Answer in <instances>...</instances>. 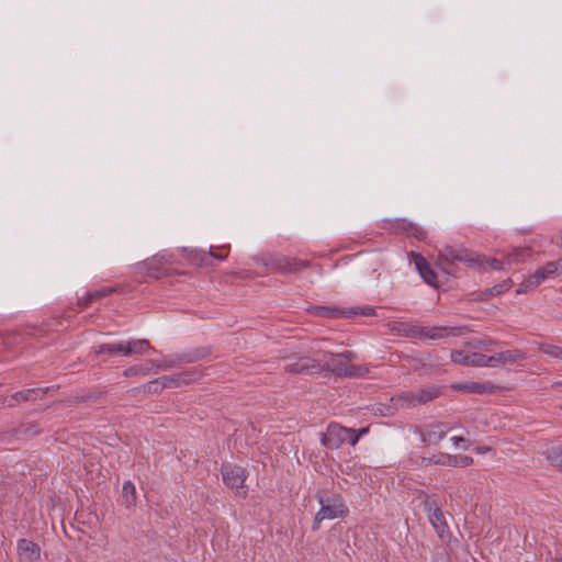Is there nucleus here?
Listing matches in <instances>:
<instances>
[{"label":"nucleus","instance_id":"obj_16","mask_svg":"<svg viewBox=\"0 0 562 562\" xmlns=\"http://www.w3.org/2000/svg\"><path fill=\"white\" fill-rule=\"evenodd\" d=\"M18 557L20 562H35L41 557V549L29 539H20L18 541Z\"/></svg>","mask_w":562,"mask_h":562},{"label":"nucleus","instance_id":"obj_20","mask_svg":"<svg viewBox=\"0 0 562 562\" xmlns=\"http://www.w3.org/2000/svg\"><path fill=\"white\" fill-rule=\"evenodd\" d=\"M191 381V376L188 373H181L173 376H162L158 380L149 382V390H151L153 386H155V390H157L158 386L160 387H173V386H180L182 383H188Z\"/></svg>","mask_w":562,"mask_h":562},{"label":"nucleus","instance_id":"obj_14","mask_svg":"<svg viewBox=\"0 0 562 562\" xmlns=\"http://www.w3.org/2000/svg\"><path fill=\"white\" fill-rule=\"evenodd\" d=\"M450 357L451 360L458 364L467 367H487V356L481 352L454 350L451 352Z\"/></svg>","mask_w":562,"mask_h":562},{"label":"nucleus","instance_id":"obj_18","mask_svg":"<svg viewBox=\"0 0 562 562\" xmlns=\"http://www.w3.org/2000/svg\"><path fill=\"white\" fill-rule=\"evenodd\" d=\"M46 391H48V387H37L19 391L12 394L10 397L5 398L4 402L7 403L8 406H14L16 403L20 402L35 401L37 398H42Z\"/></svg>","mask_w":562,"mask_h":562},{"label":"nucleus","instance_id":"obj_8","mask_svg":"<svg viewBox=\"0 0 562 562\" xmlns=\"http://www.w3.org/2000/svg\"><path fill=\"white\" fill-rule=\"evenodd\" d=\"M221 472L224 483L229 488L235 490L238 495H246V490L244 488L246 472L244 468L226 463L222 465Z\"/></svg>","mask_w":562,"mask_h":562},{"label":"nucleus","instance_id":"obj_4","mask_svg":"<svg viewBox=\"0 0 562 562\" xmlns=\"http://www.w3.org/2000/svg\"><path fill=\"white\" fill-rule=\"evenodd\" d=\"M559 266V261H550L546 266L537 269L535 273L519 283L516 290L517 294L532 291L546 280L554 278L558 274Z\"/></svg>","mask_w":562,"mask_h":562},{"label":"nucleus","instance_id":"obj_34","mask_svg":"<svg viewBox=\"0 0 562 562\" xmlns=\"http://www.w3.org/2000/svg\"><path fill=\"white\" fill-rule=\"evenodd\" d=\"M149 369H144L142 367H130L124 371L125 376H132L136 374H145Z\"/></svg>","mask_w":562,"mask_h":562},{"label":"nucleus","instance_id":"obj_31","mask_svg":"<svg viewBox=\"0 0 562 562\" xmlns=\"http://www.w3.org/2000/svg\"><path fill=\"white\" fill-rule=\"evenodd\" d=\"M495 342L493 340H482V339H474L470 342H468V345L474 349H484L486 351H491V346H493Z\"/></svg>","mask_w":562,"mask_h":562},{"label":"nucleus","instance_id":"obj_25","mask_svg":"<svg viewBox=\"0 0 562 562\" xmlns=\"http://www.w3.org/2000/svg\"><path fill=\"white\" fill-rule=\"evenodd\" d=\"M396 226H397V228L406 232L408 235L414 236L418 240H423L427 236L426 232L423 228L416 226L413 223L406 222L404 220L398 221L396 223Z\"/></svg>","mask_w":562,"mask_h":562},{"label":"nucleus","instance_id":"obj_33","mask_svg":"<svg viewBox=\"0 0 562 562\" xmlns=\"http://www.w3.org/2000/svg\"><path fill=\"white\" fill-rule=\"evenodd\" d=\"M456 448L467 450L469 448V441L464 437L453 436L450 438Z\"/></svg>","mask_w":562,"mask_h":562},{"label":"nucleus","instance_id":"obj_2","mask_svg":"<svg viewBox=\"0 0 562 562\" xmlns=\"http://www.w3.org/2000/svg\"><path fill=\"white\" fill-rule=\"evenodd\" d=\"M440 395V387L437 385L424 386L417 390L404 391L391 401L395 407H415L434 401Z\"/></svg>","mask_w":562,"mask_h":562},{"label":"nucleus","instance_id":"obj_39","mask_svg":"<svg viewBox=\"0 0 562 562\" xmlns=\"http://www.w3.org/2000/svg\"><path fill=\"white\" fill-rule=\"evenodd\" d=\"M475 450L477 453H485L488 450V448L487 447H479Z\"/></svg>","mask_w":562,"mask_h":562},{"label":"nucleus","instance_id":"obj_17","mask_svg":"<svg viewBox=\"0 0 562 562\" xmlns=\"http://www.w3.org/2000/svg\"><path fill=\"white\" fill-rule=\"evenodd\" d=\"M121 291L120 286H102L100 289L89 291L85 293V295L78 299V305L80 307H87L95 301H100L113 293H117Z\"/></svg>","mask_w":562,"mask_h":562},{"label":"nucleus","instance_id":"obj_23","mask_svg":"<svg viewBox=\"0 0 562 562\" xmlns=\"http://www.w3.org/2000/svg\"><path fill=\"white\" fill-rule=\"evenodd\" d=\"M125 342V356L142 355L150 349V342L146 339H132Z\"/></svg>","mask_w":562,"mask_h":562},{"label":"nucleus","instance_id":"obj_15","mask_svg":"<svg viewBox=\"0 0 562 562\" xmlns=\"http://www.w3.org/2000/svg\"><path fill=\"white\" fill-rule=\"evenodd\" d=\"M412 257L414 259L415 268L418 271L419 276L423 278V280L431 286H437L438 276L435 272V270L429 266L427 260L422 255L415 252H412Z\"/></svg>","mask_w":562,"mask_h":562},{"label":"nucleus","instance_id":"obj_26","mask_svg":"<svg viewBox=\"0 0 562 562\" xmlns=\"http://www.w3.org/2000/svg\"><path fill=\"white\" fill-rule=\"evenodd\" d=\"M126 342H114V344H102L97 347H94L95 353H109V355H115L121 353L125 356L126 350Z\"/></svg>","mask_w":562,"mask_h":562},{"label":"nucleus","instance_id":"obj_35","mask_svg":"<svg viewBox=\"0 0 562 562\" xmlns=\"http://www.w3.org/2000/svg\"><path fill=\"white\" fill-rule=\"evenodd\" d=\"M158 263H160V260L157 258V257H154L149 260H146L143 265L146 267V269L148 270L149 274L151 277H158V273H155V272H151V269L157 266Z\"/></svg>","mask_w":562,"mask_h":562},{"label":"nucleus","instance_id":"obj_21","mask_svg":"<svg viewBox=\"0 0 562 562\" xmlns=\"http://www.w3.org/2000/svg\"><path fill=\"white\" fill-rule=\"evenodd\" d=\"M419 326V324L407 322H392L389 324V328L392 331L407 338H418L420 333Z\"/></svg>","mask_w":562,"mask_h":562},{"label":"nucleus","instance_id":"obj_38","mask_svg":"<svg viewBox=\"0 0 562 562\" xmlns=\"http://www.w3.org/2000/svg\"><path fill=\"white\" fill-rule=\"evenodd\" d=\"M369 431L367 427L359 429L358 431L355 430V435L358 436V440L361 436L366 435Z\"/></svg>","mask_w":562,"mask_h":562},{"label":"nucleus","instance_id":"obj_6","mask_svg":"<svg viewBox=\"0 0 562 562\" xmlns=\"http://www.w3.org/2000/svg\"><path fill=\"white\" fill-rule=\"evenodd\" d=\"M266 266L271 270L277 272L288 274V273H296L308 267V261L300 260L292 257H286L283 255L272 256L266 262Z\"/></svg>","mask_w":562,"mask_h":562},{"label":"nucleus","instance_id":"obj_40","mask_svg":"<svg viewBox=\"0 0 562 562\" xmlns=\"http://www.w3.org/2000/svg\"><path fill=\"white\" fill-rule=\"evenodd\" d=\"M168 367H169V366H168V364H165V363H164V364H159V366H158V368H159V369H166V368H168Z\"/></svg>","mask_w":562,"mask_h":562},{"label":"nucleus","instance_id":"obj_13","mask_svg":"<svg viewBox=\"0 0 562 562\" xmlns=\"http://www.w3.org/2000/svg\"><path fill=\"white\" fill-rule=\"evenodd\" d=\"M451 427L447 423H432L425 425L420 429V436L425 443L437 445L446 437Z\"/></svg>","mask_w":562,"mask_h":562},{"label":"nucleus","instance_id":"obj_32","mask_svg":"<svg viewBox=\"0 0 562 562\" xmlns=\"http://www.w3.org/2000/svg\"><path fill=\"white\" fill-rule=\"evenodd\" d=\"M513 285V281L510 279H507L505 280L503 283L501 284H497V285H494L492 288V294H502L504 292H506L507 290H509Z\"/></svg>","mask_w":562,"mask_h":562},{"label":"nucleus","instance_id":"obj_7","mask_svg":"<svg viewBox=\"0 0 562 562\" xmlns=\"http://www.w3.org/2000/svg\"><path fill=\"white\" fill-rule=\"evenodd\" d=\"M420 339L443 340L450 337H460L465 334L464 326H419Z\"/></svg>","mask_w":562,"mask_h":562},{"label":"nucleus","instance_id":"obj_12","mask_svg":"<svg viewBox=\"0 0 562 562\" xmlns=\"http://www.w3.org/2000/svg\"><path fill=\"white\" fill-rule=\"evenodd\" d=\"M327 368L336 375L344 376H361L364 374V370L361 367H357L353 364H348L341 356L331 355L329 361L327 362Z\"/></svg>","mask_w":562,"mask_h":562},{"label":"nucleus","instance_id":"obj_24","mask_svg":"<svg viewBox=\"0 0 562 562\" xmlns=\"http://www.w3.org/2000/svg\"><path fill=\"white\" fill-rule=\"evenodd\" d=\"M121 499L122 504L126 507H132L136 504V488L131 481L124 482Z\"/></svg>","mask_w":562,"mask_h":562},{"label":"nucleus","instance_id":"obj_22","mask_svg":"<svg viewBox=\"0 0 562 562\" xmlns=\"http://www.w3.org/2000/svg\"><path fill=\"white\" fill-rule=\"evenodd\" d=\"M530 256L528 248H514L504 259L507 268L524 262Z\"/></svg>","mask_w":562,"mask_h":562},{"label":"nucleus","instance_id":"obj_27","mask_svg":"<svg viewBox=\"0 0 562 562\" xmlns=\"http://www.w3.org/2000/svg\"><path fill=\"white\" fill-rule=\"evenodd\" d=\"M547 460L562 470V447H552L546 451Z\"/></svg>","mask_w":562,"mask_h":562},{"label":"nucleus","instance_id":"obj_19","mask_svg":"<svg viewBox=\"0 0 562 562\" xmlns=\"http://www.w3.org/2000/svg\"><path fill=\"white\" fill-rule=\"evenodd\" d=\"M430 462L447 467L467 468L473 463V458L470 456L440 454L438 458L432 457Z\"/></svg>","mask_w":562,"mask_h":562},{"label":"nucleus","instance_id":"obj_28","mask_svg":"<svg viewBox=\"0 0 562 562\" xmlns=\"http://www.w3.org/2000/svg\"><path fill=\"white\" fill-rule=\"evenodd\" d=\"M539 349L555 359L562 360V347L551 344H539Z\"/></svg>","mask_w":562,"mask_h":562},{"label":"nucleus","instance_id":"obj_30","mask_svg":"<svg viewBox=\"0 0 562 562\" xmlns=\"http://www.w3.org/2000/svg\"><path fill=\"white\" fill-rule=\"evenodd\" d=\"M284 371L289 373H310V366L302 361H296L284 366Z\"/></svg>","mask_w":562,"mask_h":562},{"label":"nucleus","instance_id":"obj_37","mask_svg":"<svg viewBox=\"0 0 562 562\" xmlns=\"http://www.w3.org/2000/svg\"><path fill=\"white\" fill-rule=\"evenodd\" d=\"M338 356H341V358L345 360H353L357 358L356 353L353 351H350V350H346L344 352H340V353H337Z\"/></svg>","mask_w":562,"mask_h":562},{"label":"nucleus","instance_id":"obj_5","mask_svg":"<svg viewBox=\"0 0 562 562\" xmlns=\"http://www.w3.org/2000/svg\"><path fill=\"white\" fill-rule=\"evenodd\" d=\"M425 510L427 512L428 520L431 524L437 536L443 541L448 542L451 538V532L447 524L445 514L435 499H427L425 502Z\"/></svg>","mask_w":562,"mask_h":562},{"label":"nucleus","instance_id":"obj_1","mask_svg":"<svg viewBox=\"0 0 562 562\" xmlns=\"http://www.w3.org/2000/svg\"><path fill=\"white\" fill-rule=\"evenodd\" d=\"M321 508L314 517L313 529H318L319 524L325 519H336L345 517L348 514V508L345 505L342 497L339 494L317 495Z\"/></svg>","mask_w":562,"mask_h":562},{"label":"nucleus","instance_id":"obj_29","mask_svg":"<svg viewBox=\"0 0 562 562\" xmlns=\"http://www.w3.org/2000/svg\"><path fill=\"white\" fill-rule=\"evenodd\" d=\"M454 389L469 393H483L486 390L484 384L476 382L461 383L456 385Z\"/></svg>","mask_w":562,"mask_h":562},{"label":"nucleus","instance_id":"obj_3","mask_svg":"<svg viewBox=\"0 0 562 562\" xmlns=\"http://www.w3.org/2000/svg\"><path fill=\"white\" fill-rule=\"evenodd\" d=\"M321 441L327 449L335 450L345 442H348L350 446H356L358 436L355 435V429L333 423L329 424L326 431L322 434Z\"/></svg>","mask_w":562,"mask_h":562},{"label":"nucleus","instance_id":"obj_10","mask_svg":"<svg viewBox=\"0 0 562 562\" xmlns=\"http://www.w3.org/2000/svg\"><path fill=\"white\" fill-rule=\"evenodd\" d=\"M311 312L317 316L321 317H328V318H339V317H346L350 318L356 315L362 314V315H371L373 313V310L371 307H367L364 310H358V308H338V307H330V306H314L311 308Z\"/></svg>","mask_w":562,"mask_h":562},{"label":"nucleus","instance_id":"obj_11","mask_svg":"<svg viewBox=\"0 0 562 562\" xmlns=\"http://www.w3.org/2000/svg\"><path fill=\"white\" fill-rule=\"evenodd\" d=\"M526 353L520 349H508L487 356L488 368H499L507 364H515L524 361Z\"/></svg>","mask_w":562,"mask_h":562},{"label":"nucleus","instance_id":"obj_36","mask_svg":"<svg viewBox=\"0 0 562 562\" xmlns=\"http://www.w3.org/2000/svg\"><path fill=\"white\" fill-rule=\"evenodd\" d=\"M227 249H228V246H222V247L220 248L221 252H214V251L211 249V251H210V256H211V257H214L215 259L223 260V259H225V258L227 257V255H228Z\"/></svg>","mask_w":562,"mask_h":562},{"label":"nucleus","instance_id":"obj_9","mask_svg":"<svg viewBox=\"0 0 562 562\" xmlns=\"http://www.w3.org/2000/svg\"><path fill=\"white\" fill-rule=\"evenodd\" d=\"M450 256L452 259L458 261L470 262L471 265H477L483 269H492V270H503L507 269L505 259L499 260L496 258H486L477 256L476 258H472L468 254H463L461 251L448 250L447 257Z\"/></svg>","mask_w":562,"mask_h":562},{"label":"nucleus","instance_id":"obj_41","mask_svg":"<svg viewBox=\"0 0 562 562\" xmlns=\"http://www.w3.org/2000/svg\"><path fill=\"white\" fill-rule=\"evenodd\" d=\"M555 384H557V385H562V382H557Z\"/></svg>","mask_w":562,"mask_h":562}]
</instances>
